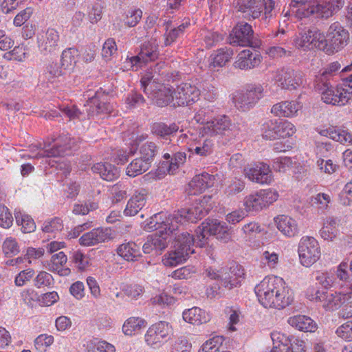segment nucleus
I'll use <instances>...</instances> for the list:
<instances>
[{
	"mask_svg": "<svg viewBox=\"0 0 352 352\" xmlns=\"http://www.w3.org/2000/svg\"><path fill=\"white\" fill-rule=\"evenodd\" d=\"M183 318L186 322L195 325H199L210 320V316L206 311L197 307L185 310L183 312Z\"/></svg>",
	"mask_w": 352,
	"mask_h": 352,
	"instance_id": "obj_36",
	"label": "nucleus"
},
{
	"mask_svg": "<svg viewBox=\"0 0 352 352\" xmlns=\"http://www.w3.org/2000/svg\"><path fill=\"white\" fill-rule=\"evenodd\" d=\"M314 0H292L289 6L292 8L293 13L298 19L307 18L308 16L304 15V13H301L302 10H309Z\"/></svg>",
	"mask_w": 352,
	"mask_h": 352,
	"instance_id": "obj_50",
	"label": "nucleus"
},
{
	"mask_svg": "<svg viewBox=\"0 0 352 352\" xmlns=\"http://www.w3.org/2000/svg\"><path fill=\"white\" fill-rule=\"evenodd\" d=\"M113 238L110 228H98L85 233L79 239L80 243L85 246L95 245Z\"/></svg>",
	"mask_w": 352,
	"mask_h": 352,
	"instance_id": "obj_25",
	"label": "nucleus"
},
{
	"mask_svg": "<svg viewBox=\"0 0 352 352\" xmlns=\"http://www.w3.org/2000/svg\"><path fill=\"white\" fill-rule=\"evenodd\" d=\"M196 245L195 237L188 232H182L175 238L172 250L165 254L162 262L164 265L173 267L186 261L194 253L192 246Z\"/></svg>",
	"mask_w": 352,
	"mask_h": 352,
	"instance_id": "obj_2",
	"label": "nucleus"
},
{
	"mask_svg": "<svg viewBox=\"0 0 352 352\" xmlns=\"http://www.w3.org/2000/svg\"><path fill=\"white\" fill-rule=\"evenodd\" d=\"M272 339L274 341V346L270 352H290V347L288 346V340L284 338L283 335L278 333H272Z\"/></svg>",
	"mask_w": 352,
	"mask_h": 352,
	"instance_id": "obj_51",
	"label": "nucleus"
},
{
	"mask_svg": "<svg viewBox=\"0 0 352 352\" xmlns=\"http://www.w3.org/2000/svg\"><path fill=\"white\" fill-rule=\"evenodd\" d=\"M328 47L327 54H333L347 45L349 34L338 22L330 25L327 32Z\"/></svg>",
	"mask_w": 352,
	"mask_h": 352,
	"instance_id": "obj_9",
	"label": "nucleus"
},
{
	"mask_svg": "<svg viewBox=\"0 0 352 352\" xmlns=\"http://www.w3.org/2000/svg\"><path fill=\"white\" fill-rule=\"evenodd\" d=\"M203 200L195 206L190 208H182L174 214L175 220L177 221L178 228L185 222H195L206 215L210 208L204 207Z\"/></svg>",
	"mask_w": 352,
	"mask_h": 352,
	"instance_id": "obj_18",
	"label": "nucleus"
},
{
	"mask_svg": "<svg viewBox=\"0 0 352 352\" xmlns=\"http://www.w3.org/2000/svg\"><path fill=\"white\" fill-rule=\"evenodd\" d=\"M146 322L144 319L138 317H131L124 323L122 331L125 335L131 336L135 331L146 327Z\"/></svg>",
	"mask_w": 352,
	"mask_h": 352,
	"instance_id": "obj_46",
	"label": "nucleus"
},
{
	"mask_svg": "<svg viewBox=\"0 0 352 352\" xmlns=\"http://www.w3.org/2000/svg\"><path fill=\"white\" fill-rule=\"evenodd\" d=\"M140 158L151 164L156 154L157 146L155 142H146L140 146Z\"/></svg>",
	"mask_w": 352,
	"mask_h": 352,
	"instance_id": "obj_45",
	"label": "nucleus"
},
{
	"mask_svg": "<svg viewBox=\"0 0 352 352\" xmlns=\"http://www.w3.org/2000/svg\"><path fill=\"white\" fill-rule=\"evenodd\" d=\"M163 25L165 27L164 45L169 46L173 43L177 38H179L184 33L186 28L189 25V23H183L177 27L171 20H164Z\"/></svg>",
	"mask_w": 352,
	"mask_h": 352,
	"instance_id": "obj_29",
	"label": "nucleus"
},
{
	"mask_svg": "<svg viewBox=\"0 0 352 352\" xmlns=\"http://www.w3.org/2000/svg\"><path fill=\"white\" fill-rule=\"evenodd\" d=\"M318 88L321 92V98L324 102L332 105L343 106L352 100V85L349 89L342 87H333L327 81L318 82Z\"/></svg>",
	"mask_w": 352,
	"mask_h": 352,
	"instance_id": "obj_4",
	"label": "nucleus"
},
{
	"mask_svg": "<svg viewBox=\"0 0 352 352\" xmlns=\"http://www.w3.org/2000/svg\"><path fill=\"white\" fill-rule=\"evenodd\" d=\"M233 55V50L231 48H222L217 51L213 58L212 65L215 67H223L230 60Z\"/></svg>",
	"mask_w": 352,
	"mask_h": 352,
	"instance_id": "obj_49",
	"label": "nucleus"
},
{
	"mask_svg": "<svg viewBox=\"0 0 352 352\" xmlns=\"http://www.w3.org/2000/svg\"><path fill=\"white\" fill-rule=\"evenodd\" d=\"M54 283L52 276L45 272H40L34 279V285L36 288L49 287Z\"/></svg>",
	"mask_w": 352,
	"mask_h": 352,
	"instance_id": "obj_56",
	"label": "nucleus"
},
{
	"mask_svg": "<svg viewBox=\"0 0 352 352\" xmlns=\"http://www.w3.org/2000/svg\"><path fill=\"white\" fill-rule=\"evenodd\" d=\"M263 138L269 140L278 139V120L266 121L262 127Z\"/></svg>",
	"mask_w": 352,
	"mask_h": 352,
	"instance_id": "obj_52",
	"label": "nucleus"
},
{
	"mask_svg": "<svg viewBox=\"0 0 352 352\" xmlns=\"http://www.w3.org/2000/svg\"><path fill=\"white\" fill-rule=\"evenodd\" d=\"M304 15L316 19H327L338 12L331 0H314L309 10H302Z\"/></svg>",
	"mask_w": 352,
	"mask_h": 352,
	"instance_id": "obj_20",
	"label": "nucleus"
},
{
	"mask_svg": "<svg viewBox=\"0 0 352 352\" xmlns=\"http://www.w3.org/2000/svg\"><path fill=\"white\" fill-rule=\"evenodd\" d=\"M202 138L194 140L190 144L188 151L192 154H196L201 157H207L212 152L213 143L210 138Z\"/></svg>",
	"mask_w": 352,
	"mask_h": 352,
	"instance_id": "obj_33",
	"label": "nucleus"
},
{
	"mask_svg": "<svg viewBox=\"0 0 352 352\" xmlns=\"http://www.w3.org/2000/svg\"><path fill=\"white\" fill-rule=\"evenodd\" d=\"M117 52V45L113 38H108L102 49V56L106 60H109L110 58Z\"/></svg>",
	"mask_w": 352,
	"mask_h": 352,
	"instance_id": "obj_64",
	"label": "nucleus"
},
{
	"mask_svg": "<svg viewBox=\"0 0 352 352\" xmlns=\"http://www.w3.org/2000/svg\"><path fill=\"white\" fill-rule=\"evenodd\" d=\"M71 138L67 135H60L56 139H52V142H46L44 146L35 156V158L56 157L64 154L65 150L72 148L69 143Z\"/></svg>",
	"mask_w": 352,
	"mask_h": 352,
	"instance_id": "obj_15",
	"label": "nucleus"
},
{
	"mask_svg": "<svg viewBox=\"0 0 352 352\" xmlns=\"http://www.w3.org/2000/svg\"><path fill=\"white\" fill-rule=\"evenodd\" d=\"M277 229L285 236L293 237L298 232L295 219L287 215H278L274 218Z\"/></svg>",
	"mask_w": 352,
	"mask_h": 352,
	"instance_id": "obj_31",
	"label": "nucleus"
},
{
	"mask_svg": "<svg viewBox=\"0 0 352 352\" xmlns=\"http://www.w3.org/2000/svg\"><path fill=\"white\" fill-rule=\"evenodd\" d=\"M63 228V221L58 217L47 220L44 222L42 230L47 233L60 231Z\"/></svg>",
	"mask_w": 352,
	"mask_h": 352,
	"instance_id": "obj_58",
	"label": "nucleus"
},
{
	"mask_svg": "<svg viewBox=\"0 0 352 352\" xmlns=\"http://www.w3.org/2000/svg\"><path fill=\"white\" fill-rule=\"evenodd\" d=\"M172 331V327L168 322L160 321L152 324L147 330L144 340L151 347H157L168 338Z\"/></svg>",
	"mask_w": 352,
	"mask_h": 352,
	"instance_id": "obj_13",
	"label": "nucleus"
},
{
	"mask_svg": "<svg viewBox=\"0 0 352 352\" xmlns=\"http://www.w3.org/2000/svg\"><path fill=\"white\" fill-rule=\"evenodd\" d=\"M278 197V193L275 190H260L247 196L244 199V206L248 211L258 212L273 204Z\"/></svg>",
	"mask_w": 352,
	"mask_h": 352,
	"instance_id": "obj_6",
	"label": "nucleus"
},
{
	"mask_svg": "<svg viewBox=\"0 0 352 352\" xmlns=\"http://www.w3.org/2000/svg\"><path fill=\"white\" fill-rule=\"evenodd\" d=\"M151 91L148 94L158 107L172 104L174 107V91L162 84L151 85Z\"/></svg>",
	"mask_w": 352,
	"mask_h": 352,
	"instance_id": "obj_23",
	"label": "nucleus"
},
{
	"mask_svg": "<svg viewBox=\"0 0 352 352\" xmlns=\"http://www.w3.org/2000/svg\"><path fill=\"white\" fill-rule=\"evenodd\" d=\"M311 297L316 298V302L328 311L338 309L342 305L346 303V299H349L346 294H343L342 292L320 291L319 289H317L315 297H313V295Z\"/></svg>",
	"mask_w": 352,
	"mask_h": 352,
	"instance_id": "obj_14",
	"label": "nucleus"
},
{
	"mask_svg": "<svg viewBox=\"0 0 352 352\" xmlns=\"http://www.w3.org/2000/svg\"><path fill=\"white\" fill-rule=\"evenodd\" d=\"M320 134L342 144H352V133L342 128L331 126L322 130Z\"/></svg>",
	"mask_w": 352,
	"mask_h": 352,
	"instance_id": "obj_34",
	"label": "nucleus"
},
{
	"mask_svg": "<svg viewBox=\"0 0 352 352\" xmlns=\"http://www.w3.org/2000/svg\"><path fill=\"white\" fill-rule=\"evenodd\" d=\"M3 251L7 256H12L19 252L16 241L12 238L6 239L2 245Z\"/></svg>",
	"mask_w": 352,
	"mask_h": 352,
	"instance_id": "obj_62",
	"label": "nucleus"
},
{
	"mask_svg": "<svg viewBox=\"0 0 352 352\" xmlns=\"http://www.w3.org/2000/svg\"><path fill=\"white\" fill-rule=\"evenodd\" d=\"M142 16V12L140 9L129 10L124 21L128 27H135L140 21Z\"/></svg>",
	"mask_w": 352,
	"mask_h": 352,
	"instance_id": "obj_63",
	"label": "nucleus"
},
{
	"mask_svg": "<svg viewBox=\"0 0 352 352\" xmlns=\"http://www.w3.org/2000/svg\"><path fill=\"white\" fill-rule=\"evenodd\" d=\"M84 107L88 118L99 113L109 114L113 109L109 96L104 92L98 91L95 93L94 96L89 98Z\"/></svg>",
	"mask_w": 352,
	"mask_h": 352,
	"instance_id": "obj_12",
	"label": "nucleus"
},
{
	"mask_svg": "<svg viewBox=\"0 0 352 352\" xmlns=\"http://www.w3.org/2000/svg\"><path fill=\"white\" fill-rule=\"evenodd\" d=\"M341 64L338 61L331 63L327 66L321 74L316 77L317 81L318 82H328L329 78L338 72L341 69Z\"/></svg>",
	"mask_w": 352,
	"mask_h": 352,
	"instance_id": "obj_57",
	"label": "nucleus"
},
{
	"mask_svg": "<svg viewBox=\"0 0 352 352\" xmlns=\"http://www.w3.org/2000/svg\"><path fill=\"white\" fill-rule=\"evenodd\" d=\"M338 221L333 217H327L323 223V226L320 230V236L324 240L332 241L338 234Z\"/></svg>",
	"mask_w": 352,
	"mask_h": 352,
	"instance_id": "obj_41",
	"label": "nucleus"
},
{
	"mask_svg": "<svg viewBox=\"0 0 352 352\" xmlns=\"http://www.w3.org/2000/svg\"><path fill=\"white\" fill-rule=\"evenodd\" d=\"M200 133L203 135L209 136H235L238 133L236 126L231 122L230 119L226 116H221L207 122L206 125L200 129Z\"/></svg>",
	"mask_w": 352,
	"mask_h": 352,
	"instance_id": "obj_5",
	"label": "nucleus"
},
{
	"mask_svg": "<svg viewBox=\"0 0 352 352\" xmlns=\"http://www.w3.org/2000/svg\"><path fill=\"white\" fill-rule=\"evenodd\" d=\"M288 323L299 331L305 332H314L317 329L316 323L310 317L302 315L290 317Z\"/></svg>",
	"mask_w": 352,
	"mask_h": 352,
	"instance_id": "obj_37",
	"label": "nucleus"
},
{
	"mask_svg": "<svg viewBox=\"0 0 352 352\" xmlns=\"http://www.w3.org/2000/svg\"><path fill=\"white\" fill-rule=\"evenodd\" d=\"M296 131L295 126L290 122L278 121V138H285L294 135Z\"/></svg>",
	"mask_w": 352,
	"mask_h": 352,
	"instance_id": "obj_55",
	"label": "nucleus"
},
{
	"mask_svg": "<svg viewBox=\"0 0 352 352\" xmlns=\"http://www.w3.org/2000/svg\"><path fill=\"white\" fill-rule=\"evenodd\" d=\"M59 34L54 28H49L38 36V47L44 55L52 54L59 49Z\"/></svg>",
	"mask_w": 352,
	"mask_h": 352,
	"instance_id": "obj_21",
	"label": "nucleus"
},
{
	"mask_svg": "<svg viewBox=\"0 0 352 352\" xmlns=\"http://www.w3.org/2000/svg\"><path fill=\"white\" fill-rule=\"evenodd\" d=\"M13 221L10 210L4 205H0V226L6 229L10 228Z\"/></svg>",
	"mask_w": 352,
	"mask_h": 352,
	"instance_id": "obj_61",
	"label": "nucleus"
},
{
	"mask_svg": "<svg viewBox=\"0 0 352 352\" xmlns=\"http://www.w3.org/2000/svg\"><path fill=\"white\" fill-rule=\"evenodd\" d=\"M208 236H215L217 239L227 242L230 239V234L226 223L216 219L203 223L196 230V246L204 247L208 243Z\"/></svg>",
	"mask_w": 352,
	"mask_h": 352,
	"instance_id": "obj_3",
	"label": "nucleus"
},
{
	"mask_svg": "<svg viewBox=\"0 0 352 352\" xmlns=\"http://www.w3.org/2000/svg\"><path fill=\"white\" fill-rule=\"evenodd\" d=\"M302 72L292 69H282L276 76V82L282 89L294 90L304 82Z\"/></svg>",
	"mask_w": 352,
	"mask_h": 352,
	"instance_id": "obj_16",
	"label": "nucleus"
},
{
	"mask_svg": "<svg viewBox=\"0 0 352 352\" xmlns=\"http://www.w3.org/2000/svg\"><path fill=\"white\" fill-rule=\"evenodd\" d=\"M88 352H115V346L105 341H91L87 345Z\"/></svg>",
	"mask_w": 352,
	"mask_h": 352,
	"instance_id": "obj_54",
	"label": "nucleus"
},
{
	"mask_svg": "<svg viewBox=\"0 0 352 352\" xmlns=\"http://www.w3.org/2000/svg\"><path fill=\"white\" fill-rule=\"evenodd\" d=\"M245 177L258 184H269L272 181V171L270 166L263 162L248 165L243 170Z\"/></svg>",
	"mask_w": 352,
	"mask_h": 352,
	"instance_id": "obj_17",
	"label": "nucleus"
},
{
	"mask_svg": "<svg viewBox=\"0 0 352 352\" xmlns=\"http://www.w3.org/2000/svg\"><path fill=\"white\" fill-rule=\"evenodd\" d=\"M67 256L63 252H59L54 254L51 258V266L50 270L58 272L62 269L64 265L67 263Z\"/></svg>",
	"mask_w": 352,
	"mask_h": 352,
	"instance_id": "obj_60",
	"label": "nucleus"
},
{
	"mask_svg": "<svg viewBox=\"0 0 352 352\" xmlns=\"http://www.w3.org/2000/svg\"><path fill=\"white\" fill-rule=\"evenodd\" d=\"M253 30L248 23H238L228 37V42L233 46L256 47L261 45L259 41H253Z\"/></svg>",
	"mask_w": 352,
	"mask_h": 352,
	"instance_id": "obj_7",
	"label": "nucleus"
},
{
	"mask_svg": "<svg viewBox=\"0 0 352 352\" xmlns=\"http://www.w3.org/2000/svg\"><path fill=\"white\" fill-rule=\"evenodd\" d=\"M159 53L157 52V45L152 42L144 43L140 49V52L137 56L129 58V63L133 67L141 63H146L149 61H153L157 58Z\"/></svg>",
	"mask_w": 352,
	"mask_h": 352,
	"instance_id": "obj_24",
	"label": "nucleus"
},
{
	"mask_svg": "<svg viewBox=\"0 0 352 352\" xmlns=\"http://www.w3.org/2000/svg\"><path fill=\"white\" fill-rule=\"evenodd\" d=\"M263 88L261 85H250L245 91L237 94L234 97L235 107L242 111L252 108L263 97Z\"/></svg>",
	"mask_w": 352,
	"mask_h": 352,
	"instance_id": "obj_10",
	"label": "nucleus"
},
{
	"mask_svg": "<svg viewBox=\"0 0 352 352\" xmlns=\"http://www.w3.org/2000/svg\"><path fill=\"white\" fill-rule=\"evenodd\" d=\"M263 57L259 52L244 50L238 54L234 66L240 69H250L258 67Z\"/></svg>",
	"mask_w": 352,
	"mask_h": 352,
	"instance_id": "obj_26",
	"label": "nucleus"
},
{
	"mask_svg": "<svg viewBox=\"0 0 352 352\" xmlns=\"http://www.w3.org/2000/svg\"><path fill=\"white\" fill-rule=\"evenodd\" d=\"M147 192L145 189L135 191L130 198L124 211L127 216H134L138 213L145 206L146 202Z\"/></svg>",
	"mask_w": 352,
	"mask_h": 352,
	"instance_id": "obj_30",
	"label": "nucleus"
},
{
	"mask_svg": "<svg viewBox=\"0 0 352 352\" xmlns=\"http://www.w3.org/2000/svg\"><path fill=\"white\" fill-rule=\"evenodd\" d=\"M91 170L106 181H113L120 175V170L109 163H96L91 166Z\"/></svg>",
	"mask_w": 352,
	"mask_h": 352,
	"instance_id": "obj_35",
	"label": "nucleus"
},
{
	"mask_svg": "<svg viewBox=\"0 0 352 352\" xmlns=\"http://www.w3.org/2000/svg\"><path fill=\"white\" fill-rule=\"evenodd\" d=\"M243 275L241 266L233 264L229 269L221 270V285L229 289L236 287L240 283V278Z\"/></svg>",
	"mask_w": 352,
	"mask_h": 352,
	"instance_id": "obj_27",
	"label": "nucleus"
},
{
	"mask_svg": "<svg viewBox=\"0 0 352 352\" xmlns=\"http://www.w3.org/2000/svg\"><path fill=\"white\" fill-rule=\"evenodd\" d=\"M118 254L127 261H135L142 255L140 248L134 242H128L120 245Z\"/></svg>",
	"mask_w": 352,
	"mask_h": 352,
	"instance_id": "obj_39",
	"label": "nucleus"
},
{
	"mask_svg": "<svg viewBox=\"0 0 352 352\" xmlns=\"http://www.w3.org/2000/svg\"><path fill=\"white\" fill-rule=\"evenodd\" d=\"M223 338L221 336L213 337L206 341L199 352H219L223 346Z\"/></svg>",
	"mask_w": 352,
	"mask_h": 352,
	"instance_id": "obj_53",
	"label": "nucleus"
},
{
	"mask_svg": "<svg viewBox=\"0 0 352 352\" xmlns=\"http://www.w3.org/2000/svg\"><path fill=\"white\" fill-rule=\"evenodd\" d=\"M186 160V154L184 152L175 153L170 161L161 163L160 168L164 173L169 175H174L178 170L180 165L184 164Z\"/></svg>",
	"mask_w": 352,
	"mask_h": 352,
	"instance_id": "obj_40",
	"label": "nucleus"
},
{
	"mask_svg": "<svg viewBox=\"0 0 352 352\" xmlns=\"http://www.w3.org/2000/svg\"><path fill=\"white\" fill-rule=\"evenodd\" d=\"M78 56V50L75 47H69L62 52L61 66L64 69L74 67L76 63V57Z\"/></svg>",
	"mask_w": 352,
	"mask_h": 352,
	"instance_id": "obj_48",
	"label": "nucleus"
},
{
	"mask_svg": "<svg viewBox=\"0 0 352 352\" xmlns=\"http://www.w3.org/2000/svg\"><path fill=\"white\" fill-rule=\"evenodd\" d=\"M233 5L244 18L255 19L261 16L263 10L264 0H235Z\"/></svg>",
	"mask_w": 352,
	"mask_h": 352,
	"instance_id": "obj_22",
	"label": "nucleus"
},
{
	"mask_svg": "<svg viewBox=\"0 0 352 352\" xmlns=\"http://www.w3.org/2000/svg\"><path fill=\"white\" fill-rule=\"evenodd\" d=\"M298 254L301 264L307 267L311 266L320 257L318 242L311 236H303L298 245Z\"/></svg>",
	"mask_w": 352,
	"mask_h": 352,
	"instance_id": "obj_8",
	"label": "nucleus"
},
{
	"mask_svg": "<svg viewBox=\"0 0 352 352\" xmlns=\"http://www.w3.org/2000/svg\"><path fill=\"white\" fill-rule=\"evenodd\" d=\"M170 234H175L177 235L176 233H170L167 230V234H166L165 230H161L158 231L157 233H155L153 235H151L149 236V239L151 241V244L153 246V248H155L156 252H161L164 250L166 247L168 246V241L167 240L168 236L170 235Z\"/></svg>",
	"mask_w": 352,
	"mask_h": 352,
	"instance_id": "obj_43",
	"label": "nucleus"
},
{
	"mask_svg": "<svg viewBox=\"0 0 352 352\" xmlns=\"http://www.w3.org/2000/svg\"><path fill=\"white\" fill-rule=\"evenodd\" d=\"M173 91L175 107L191 105L199 100L201 94L195 85L188 82L179 84Z\"/></svg>",
	"mask_w": 352,
	"mask_h": 352,
	"instance_id": "obj_11",
	"label": "nucleus"
},
{
	"mask_svg": "<svg viewBox=\"0 0 352 352\" xmlns=\"http://www.w3.org/2000/svg\"><path fill=\"white\" fill-rule=\"evenodd\" d=\"M151 166L149 162H146L140 157L133 160L126 168V175L130 177H135L146 172Z\"/></svg>",
	"mask_w": 352,
	"mask_h": 352,
	"instance_id": "obj_42",
	"label": "nucleus"
},
{
	"mask_svg": "<svg viewBox=\"0 0 352 352\" xmlns=\"http://www.w3.org/2000/svg\"><path fill=\"white\" fill-rule=\"evenodd\" d=\"M144 230L146 232L164 230L166 234H167L168 230L169 232L174 233V232L178 230V225L174 214L166 218L164 221L162 220V214L158 213L154 214L147 220L144 226Z\"/></svg>",
	"mask_w": 352,
	"mask_h": 352,
	"instance_id": "obj_19",
	"label": "nucleus"
},
{
	"mask_svg": "<svg viewBox=\"0 0 352 352\" xmlns=\"http://www.w3.org/2000/svg\"><path fill=\"white\" fill-rule=\"evenodd\" d=\"M214 177L206 173L195 175L189 183V193L197 195L204 192L214 184Z\"/></svg>",
	"mask_w": 352,
	"mask_h": 352,
	"instance_id": "obj_28",
	"label": "nucleus"
},
{
	"mask_svg": "<svg viewBox=\"0 0 352 352\" xmlns=\"http://www.w3.org/2000/svg\"><path fill=\"white\" fill-rule=\"evenodd\" d=\"M62 67L61 64L56 62H51L46 65L44 74L48 82L53 83L58 78L63 76Z\"/></svg>",
	"mask_w": 352,
	"mask_h": 352,
	"instance_id": "obj_47",
	"label": "nucleus"
},
{
	"mask_svg": "<svg viewBox=\"0 0 352 352\" xmlns=\"http://www.w3.org/2000/svg\"><path fill=\"white\" fill-rule=\"evenodd\" d=\"M254 291L259 302L266 308L282 309L294 300L292 289L278 276L265 277L256 285Z\"/></svg>",
	"mask_w": 352,
	"mask_h": 352,
	"instance_id": "obj_1",
	"label": "nucleus"
},
{
	"mask_svg": "<svg viewBox=\"0 0 352 352\" xmlns=\"http://www.w3.org/2000/svg\"><path fill=\"white\" fill-rule=\"evenodd\" d=\"M179 127L176 123L167 124L165 122H155L151 126V132L153 135L164 140H168L179 131Z\"/></svg>",
	"mask_w": 352,
	"mask_h": 352,
	"instance_id": "obj_38",
	"label": "nucleus"
},
{
	"mask_svg": "<svg viewBox=\"0 0 352 352\" xmlns=\"http://www.w3.org/2000/svg\"><path fill=\"white\" fill-rule=\"evenodd\" d=\"M60 111L70 120L75 119L82 120L85 118V116H83V115L86 110L83 109V111H81L74 105L63 107L60 108Z\"/></svg>",
	"mask_w": 352,
	"mask_h": 352,
	"instance_id": "obj_59",
	"label": "nucleus"
},
{
	"mask_svg": "<svg viewBox=\"0 0 352 352\" xmlns=\"http://www.w3.org/2000/svg\"><path fill=\"white\" fill-rule=\"evenodd\" d=\"M16 222L21 227L24 233L33 232L36 229V224L33 219L28 214L17 212L15 213Z\"/></svg>",
	"mask_w": 352,
	"mask_h": 352,
	"instance_id": "obj_44",
	"label": "nucleus"
},
{
	"mask_svg": "<svg viewBox=\"0 0 352 352\" xmlns=\"http://www.w3.org/2000/svg\"><path fill=\"white\" fill-rule=\"evenodd\" d=\"M301 104L296 101H284L272 107L271 112L278 117H292L301 109Z\"/></svg>",
	"mask_w": 352,
	"mask_h": 352,
	"instance_id": "obj_32",
	"label": "nucleus"
}]
</instances>
